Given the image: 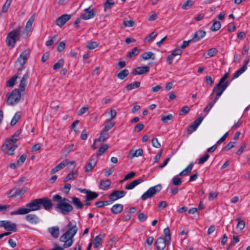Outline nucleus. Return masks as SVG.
Here are the masks:
<instances>
[{"instance_id":"nucleus-1","label":"nucleus","mask_w":250,"mask_h":250,"mask_svg":"<svg viewBox=\"0 0 250 250\" xmlns=\"http://www.w3.org/2000/svg\"><path fill=\"white\" fill-rule=\"evenodd\" d=\"M78 228L75 220L69 221V223L62 229L64 233L62 235L59 241L63 243L64 248L71 246L74 241V236L77 233Z\"/></svg>"},{"instance_id":"nucleus-2","label":"nucleus","mask_w":250,"mask_h":250,"mask_svg":"<svg viewBox=\"0 0 250 250\" xmlns=\"http://www.w3.org/2000/svg\"><path fill=\"white\" fill-rule=\"evenodd\" d=\"M53 200L58 202L55 209L56 211L63 214H68L73 209V207L69 203V200L66 198L62 197L58 194L55 195L53 197Z\"/></svg>"},{"instance_id":"nucleus-3","label":"nucleus","mask_w":250,"mask_h":250,"mask_svg":"<svg viewBox=\"0 0 250 250\" xmlns=\"http://www.w3.org/2000/svg\"><path fill=\"white\" fill-rule=\"evenodd\" d=\"M21 131L17 130L1 146L2 151L8 155L14 154V151L17 148L16 142L20 139Z\"/></svg>"},{"instance_id":"nucleus-4","label":"nucleus","mask_w":250,"mask_h":250,"mask_svg":"<svg viewBox=\"0 0 250 250\" xmlns=\"http://www.w3.org/2000/svg\"><path fill=\"white\" fill-rule=\"evenodd\" d=\"M26 208H21L18 210L11 212V215H24L34 211L40 210L41 206L39 199H34L26 204Z\"/></svg>"},{"instance_id":"nucleus-5","label":"nucleus","mask_w":250,"mask_h":250,"mask_svg":"<svg viewBox=\"0 0 250 250\" xmlns=\"http://www.w3.org/2000/svg\"><path fill=\"white\" fill-rule=\"evenodd\" d=\"M22 27L19 26L8 34L6 43L8 47L13 48L16 42L20 40L21 35H22Z\"/></svg>"},{"instance_id":"nucleus-6","label":"nucleus","mask_w":250,"mask_h":250,"mask_svg":"<svg viewBox=\"0 0 250 250\" xmlns=\"http://www.w3.org/2000/svg\"><path fill=\"white\" fill-rule=\"evenodd\" d=\"M30 50L26 49L20 54L15 62V66L18 71H21L30 56Z\"/></svg>"},{"instance_id":"nucleus-7","label":"nucleus","mask_w":250,"mask_h":250,"mask_svg":"<svg viewBox=\"0 0 250 250\" xmlns=\"http://www.w3.org/2000/svg\"><path fill=\"white\" fill-rule=\"evenodd\" d=\"M7 96V104L10 105H14L20 102L21 99V93L18 89H14Z\"/></svg>"},{"instance_id":"nucleus-8","label":"nucleus","mask_w":250,"mask_h":250,"mask_svg":"<svg viewBox=\"0 0 250 250\" xmlns=\"http://www.w3.org/2000/svg\"><path fill=\"white\" fill-rule=\"evenodd\" d=\"M162 188V187L161 184H158L154 187H150L142 195L141 199L146 200L147 199L151 198L153 196L159 192Z\"/></svg>"},{"instance_id":"nucleus-9","label":"nucleus","mask_w":250,"mask_h":250,"mask_svg":"<svg viewBox=\"0 0 250 250\" xmlns=\"http://www.w3.org/2000/svg\"><path fill=\"white\" fill-rule=\"evenodd\" d=\"M229 85V82L227 81L225 83H220V82L216 84L213 88V92L216 93V97L215 98L218 100L224 91L226 89Z\"/></svg>"},{"instance_id":"nucleus-10","label":"nucleus","mask_w":250,"mask_h":250,"mask_svg":"<svg viewBox=\"0 0 250 250\" xmlns=\"http://www.w3.org/2000/svg\"><path fill=\"white\" fill-rule=\"evenodd\" d=\"M36 18V14H34L27 21L25 29L24 31H22V34L23 35H24V37L26 38L28 36V32L31 30L32 28V25L34 21Z\"/></svg>"},{"instance_id":"nucleus-11","label":"nucleus","mask_w":250,"mask_h":250,"mask_svg":"<svg viewBox=\"0 0 250 250\" xmlns=\"http://www.w3.org/2000/svg\"><path fill=\"white\" fill-rule=\"evenodd\" d=\"M204 118L203 117H200L196 120L194 121L192 125H190L189 128L187 130V133L188 134H190L194 131H195L199 125L201 124L202 122L203 121Z\"/></svg>"},{"instance_id":"nucleus-12","label":"nucleus","mask_w":250,"mask_h":250,"mask_svg":"<svg viewBox=\"0 0 250 250\" xmlns=\"http://www.w3.org/2000/svg\"><path fill=\"white\" fill-rule=\"evenodd\" d=\"M25 220L31 225H37L41 222L40 217L34 213L26 215Z\"/></svg>"},{"instance_id":"nucleus-13","label":"nucleus","mask_w":250,"mask_h":250,"mask_svg":"<svg viewBox=\"0 0 250 250\" xmlns=\"http://www.w3.org/2000/svg\"><path fill=\"white\" fill-rule=\"evenodd\" d=\"M126 192L123 190H115L109 196V198L111 201H114L118 199L124 197Z\"/></svg>"},{"instance_id":"nucleus-14","label":"nucleus","mask_w":250,"mask_h":250,"mask_svg":"<svg viewBox=\"0 0 250 250\" xmlns=\"http://www.w3.org/2000/svg\"><path fill=\"white\" fill-rule=\"evenodd\" d=\"M26 191V188L25 187H23L20 189L14 188L9 192L8 194V197H21L25 193Z\"/></svg>"},{"instance_id":"nucleus-15","label":"nucleus","mask_w":250,"mask_h":250,"mask_svg":"<svg viewBox=\"0 0 250 250\" xmlns=\"http://www.w3.org/2000/svg\"><path fill=\"white\" fill-rule=\"evenodd\" d=\"M155 244L158 250H163L166 248V245L169 244H168V241L164 238L159 237L156 239Z\"/></svg>"},{"instance_id":"nucleus-16","label":"nucleus","mask_w":250,"mask_h":250,"mask_svg":"<svg viewBox=\"0 0 250 250\" xmlns=\"http://www.w3.org/2000/svg\"><path fill=\"white\" fill-rule=\"evenodd\" d=\"M71 17V15L69 14H63L56 20V23L59 27H62L70 19Z\"/></svg>"},{"instance_id":"nucleus-17","label":"nucleus","mask_w":250,"mask_h":250,"mask_svg":"<svg viewBox=\"0 0 250 250\" xmlns=\"http://www.w3.org/2000/svg\"><path fill=\"white\" fill-rule=\"evenodd\" d=\"M89 8L88 7L85 9V13L81 15V18L82 19L87 20L93 18L95 16L96 10L95 9L89 10Z\"/></svg>"},{"instance_id":"nucleus-18","label":"nucleus","mask_w":250,"mask_h":250,"mask_svg":"<svg viewBox=\"0 0 250 250\" xmlns=\"http://www.w3.org/2000/svg\"><path fill=\"white\" fill-rule=\"evenodd\" d=\"M206 34V33L205 31L199 30L196 31L193 35L192 38L191 39V41L193 42H195L202 38H203Z\"/></svg>"},{"instance_id":"nucleus-19","label":"nucleus","mask_w":250,"mask_h":250,"mask_svg":"<svg viewBox=\"0 0 250 250\" xmlns=\"http://www.w3.org/2000/svg\"><path fill=\"white\" fill-rule=\"evenodd\" d=\"M69 164V161L66 159L62 161L59 165H57L55 167H54V168H53L51 169V170L50 171V173L51 174H53L57 172L61 169L64 168L65 166L68 165Z\"/></svg>"},{"instance_id":"nucleus-20","label":"nucleus","mask_w":250,"mask_h":250,"mask_svg":"<svg viewBox=\"0 0 250 250\" xmlns=\"http://www.w3.org/2000/svg\"><path fill=\"white\" fill-rule=\"evenodd\" d=\"M150 70L148 66H139L134 69L132 73L134 75H142L148 72Z\"/></svg>"},{"instance_id":"nucleus-21","label":"nucleus","mask_w":250,"mask_h":250,"mask_svg":"<svg viewBox=\"0 0 250 250\" xmlns=\"http://www.w3.org/2000/svg\"><path fill=\"white\" fill-rule=\"evenodd\" d=\"M40 204L41 207L42 206L46 210H49L52 206V203L50 200L46 198H40Z\"/></svg>"},{"instance_id":"nucleus-22","label":"nucleus","mask_w":250,"mask_h":250,"mask_svg":"<svg viewBox=\"0 0 250 250\" xmlns=\"http://www.w3.org/2000/svg\"><path fill=\"white\" fill-rule=\"evenodd\" d=\"M4 228L8 231L16 232L17 230L16 224L8 220L5 221Z\"/></svg>"},{"instance_id":"nucleus-23","label":"nucleus","mask_w":250,"mask_h":250,"mask_svg":"<svg viewBox=\"0 0 250 250\" xmlns=\"http://www.w3.org/2000/svg\"><path fill=\"white\" fill-rule=\"evenodd\" d=\"M48 232L54 238H57L59 235L60 229L59 227L54 226L49 228L47 229Z\"/></svg>"},{"instance_id":"nucleus-24","label":"nucleus","mask_w":250,"mask_h":250,"mask_svg":"<svg viewBox=\"0 0 250 250\" xmlns=\"http://www.w3.org/2000/svg\"><path fill=\"white\" fill-rule=\"evenodd\" d=\"M249 62V61H246L244 62V64L243 66L235 72L234 74L233 79H235L239 77L242 74H243L247 69V64Z\"/></svg>"},{"instance_id":"nucleus-25","label":"nucleus","mask_w":250,"mask_h":250,"mask_svg":"<svg viewBox=\"0 0 250 250\" xmlns=\"http://www.w3.org/2000/svg\"><path fill=\"white\" fill-rule=\"evenodd\" d=\"M97 163V160L95 158H90L89 162L85 167V172H88L91 171L95 166Z\"/></svg>"},{"instance_id":"nucleus-26","label":"nucleus","mask_w":250,"mask_h":250,"mask_svg":"<svg viewBox=\"0 0 250 250\" xmlns=\"http://www.w3.org/2000/svg\"><path fill=\"white\" fill-rule=\"evenodd\" d=\"M143 154V150L142 148H139L136 150H131L129 151L128 157L132 159L135 157L141 156Z\"/></svg>"},{"instance_id":"nucleus-27","label":"nucleus","mask_w":250,"mask_h":250,"mask_svg":"<svg viewBox=\"0 0 250 250\" xmlns=\"http://www.w3.org/2000/svg\"><path fill=\"white\" fill-rule=\"evenodd\" d=\"M29 78V73L28 72H26V73L23 75L22 78L20 83V88L21 91H24L25 89V86L27 84V80Z\"/></svg>"},{"instance_id":"nucleus-28","label":"nucleus","mask_w":250,"mask_h":250,"mask_svg":"<svg viewBox=\"0 0 250 250\" xmlns=\"http://www.w3.org/2000/svg\"><path fill=\"white\" fill-rule=\"evenodd\" d=\"M143 181L144 180L141 178L135 180L129 184L126 185L125 188L128 190L132 189L134 188L136 186L142 183Z\"/></svg>"},{"instance_id":"nucleus-29","label":"nucleus","mask_w":250,"mask_h":250,"mask_svg":"<svg viewBox=\"0 0 250 250\" xmlns=\"http://www.w3.org/2000/svg\"><path fill=\"white\" fill-rule=\"evenodd\" d=\"M123 209V205L120 204H116L114 205L111 208V212L115 214H117L122 212Z\"/></svg>"},{"instance_id":"nucleus-30","label":"nucleus","mask_w":250,"mask_h":250,"mask_svg":"<svg viewBox=\"0 0 250 250\" xmlns=\"http://www.w3.org/2000/svg\"><path fill=\"white\" fill-rule=\"evenodd\" d=\"M111 182L109 180H103L101 181L99 188L102 190H106L109 188Z\"/></svg>"},{"instance_id":"nucleus-31","label":"nucleus","mask_w":250,"mask_h":250,"mask_svg":"<svg viewBox=\"0 0 250 250\" xmlns=\"http://www.w3.org/2000/svg\"><path fill=\"white\" fill-rule=\"evenodd\" d=\"M193 163H190L179 174V176H187L189 174L193 168Z\"/></svg>"},{"instance_id":"nucleus-32","label":"nucleus","mask_w":250,"mask_h":250,"mask_svg":"<svg viewBox=\"0 0 250 250\" xmlns=\"http://www.w3.org/2000/svg\"><path fill=\"white\" fill-rule=\"evenodd\" d=\"M72 203L77 209H82L83 207V204L81 202L80 199L77 197H72Z\"/></svg>"},{"instance_id":"nucleus-33","label":"nucleus","mask_w":250,"mask_h":250,"mask_svg":"<svg viewBox=\"0 0 250 250\" xmlns=\"http://www.w3.org/2000/svg\"><path fill=\"white\" fill-rule=\"evenodd\" d=\"M19 73H16L14 75L11 79H10L6 82V86L8 87H12L14 86L15 82L19 77Z\"/></svg>"},{"instance_id":"nucleus-34","label":"nucleus","mask_w":250,"mask_h":250,"mask_svg":"<svg viewBox=\"0 0 250 250\" xmlns=\"http://www.w3.org/2000/svg\"><path fill=\"white\" fill-rule=\"evenodd\" d=\"M21 117V112H17L12 119L10 125L12 126L15 125Z\"/></svg>"},{"instance_id":"nucleus-35","label":"nucleus","mask_w":250,"mask_h":250,"mask_svg":"<svg viewBox=\"0 0 250 250\" xmlns=\"http://www.w3.org/2000/svg\"><path fill=\"white\" fill-rule=\"evenodd\" d=\"M129 74V71L127 69L120 71L117 74V77L120 80H124Z\"/></svg>"},{"instance_id":"nucleus-36","label":"nucleus","mask_w":250,"mask_h":250,"mask_svg":"<svg viewBox=\"0 0 250 250\" xmlns=\"http://www.w3.org/2000/svg\"><path fill=\"white\" fill-rule=\"evenodd\" d=\"M78 175V173L77 171H72L64 179V182H67L71 179L76 178Z\"/></svg>"},{"instance_id":"nucleus-37","label":"nucleus","mask_w":250,"mask_h":250,"mask_svg":"<svg viewBox=\"0 0 250 250\" xmlns=\"http://www.w3.org/2000/svg\"><path fill=\"white\" fill-rule=\"evenodd\" d=\"M140 82H134L129 84H127L126 86V88L127 90H131L136 88H138L140 85Z\"/></svg>"},{"instance_id":"nucleus-38","label":"nucleus","mask_w":250,"mask_h":250,"mask_svg":"<svg viewBox=\"0 0 250 250\" xmlns=\"http://www.w3.org/2000/svg\"><path fill=\"white\" fill-rule=\"evenodd\" d=\"M139 53V50L137 47H135L132 49V50L128 52L126 55L127 58H131L132 57H135Z\"/></svg>"},{"instance_id":"nucleus-39","label":"nucleus","mask_w":250,"mask_h":250,"mask_svg":"<svg viewBox=\"0 0 250 250\" xmlns=\"http://www.w3.org/2000/svg\"><path fill=\"white\" fill-rule=\"evenodd\" d=\"M103 239L101 237V235H98L94 239V248H98L102 245Z\"/></svg>"},{"instance_id":"nucleus-40","label":"nucleus","mask_w":250,"mask_h":250,"mask_svg":"<svg viewBox=\"0 0 250 250\" xmlns=\"http://www.w3.org/2000/svg\"><path fill=\"white\" fill-rule=\"evenodd\" d=\"M164 234L165 235L164 239H166L168 241V244H170L171 241V235L170 229L168 227L164 229Z\"/></svg>"},{"instance_id":"nucleus-41","label":"nucleus","mask_w":250,"mask_h":250,"mask_svg":"<svg viewBox=\"0 0 250 250\" xmlns=\"http://www.w3.org/2000/svg\"><path fill=\"white\" fill-rule=\"evenodd\" d=\"M142 58L145 60H148L149 59H154V53L152 52H146L142 54Z\"/></svg>"},{"instance_id":"nucleus-42","label":"nucleus","mask_w":250,"mask_h":250,"mask_svg":"<svg viewBox=\"0 0 250 250\" xmlns=\"http://www.w3.org/2000/svg\"><path fill=\"white\" fill-rule=\"evenodd\" d=\"M98 193L90 190L87 193V194L86 195V198L87 199V200L91 201L96 199L98 197Z\"/></svg>"},{"instance_id":"nucleus-43","label":"nucleus","mask_w":250,"mask_h":250,"mask_svg":"<svg viewBox=\"0 0 250 250\" xmlns=\"http://www.w3.org/2000/svg\"><path fill=\"white\" fill-rule=\"evenodd\" d=\"M108 147V146L107 144H104L103 146H102L101 147L99 148V149L97 151V156H100L102 155L104 153V152L106 150Z\"/></svg>"},{"instance_id":"nucleus-44","label":"nucleus","mask_w":250,"mask_h":250,"mask_svg":"<svg viewBox=\"0 0 250 250\" xmlns=\"http://www.w3.org/2000/svg\"><path fill=\"white\" fill-rule=\"evenodd\" d=\"M194 2L192 0H187L182 5V8L184 10H186L188 7H190L194 4Z\"/></svg>"},{"instance_id":"nucleus-45","label":"nucleus","mask_w":250,"mask_h":250,"mask_svg":"<svg viewBox=\"0 0 250 250\" xmlns=\"http://www.w3.org/2000/svg\"><path fill=\"white\" fill-rule=\"evenodd\" d=\"M217 99L214 98V99L211 102H210L208 104L205 108L204 111L206 112V113H208L211 108L213 107L215 103L217 101Z\"/></svg>"},{"instance_id":"nucleus-46","label":"nucleus","mask_w":250,"mask_h":250,"mask_svg":"<svg viewBox=\"0 0 250 250\" xmlns=\"http://www.w3.org/2000/svg\"><path fill=\"white\" fill-rule=\"evenodd\" d=\"M115 2L112 0H107L104 4V10L106 11L108 9L110 8L114 5Z\"/></svg>"},{"instance_id":"nucleus-47","label":"nucleus","mask_w":250,"mask_h":250,"mask_svg":"<svg viewBox=\"0 0 250 250\" xmlns=\"http://www.w3.org/2000/svg\"><path fill=\"white\" fill-rule=\"evenodd\" d=\"M221 27V23L219 21H215L211 27V30L213 31L218 30Z\"/></svg>"},{"instance_id":"nucleus-48","label":"nucleus","mask_w":250,"mask_h":250,"mask_svg":"<svg viewBox=\"0 0 250 250\" xmlns=\"http://www.w3.org/2000/svg\"><path fill=\"white\" fill-rule=\"evenodd\" d=\"M64 64V61L62 59H60L58 61V62L55 63L53 68L54 70H57L58 69L60 68L61 67H62Z\"/></svg>"},{"instance_id":"nucleus-49","label":"nucleus","mask_w":250,"mask_h":250,"mask_svg":"<svg viewBox=\"0 0 250 250\" xmlns=\"http://www.w3.org/2000/svg\"><path fill=\"white\" fill-rule=\"evenodd\" d=\"M27 158V155L25 154H23L17 160V165L18 166H21L23 163L25 162L26 159Z\"/></svg>"},{"instance_id":"nucleus-50","label":"nucleus","mask_w":250,"mask_h":250,"mask_svg":"<svg viewBox=\"0 0 250 250\" xmlns=\"http://www.w3.org/2000/svg\"><path fill=\"white\" fill-rule=\"evenodd\" d=\"M173 119V116L171 114H169L166 116L162 117L161 120L163 122L167 123L169 120H172Z\"/></svg>"},{"instance_id":"nucleus-51","label":"nucleus","mask_w":250,"mask_h":250,"mask_svg":"<svg viewBox=\"0 0 250 250\" xmlns=\"http://www.w3.org/2000/svg\"><path fill=\"white\" fill-rule=\"evenodd\" d=\"M108 137V134L106 133V132H104V131L100 134V137L98 138V141L99 142H104L106 139Z\"/></svg>"},{"instance_id":"nucleus-52","label":"nucleus","mask_w":250,"mask_h":250,"mask_svg":"<svg viewBox=\"0 0 250 250\" xmlns=\"http://www.w3.org/2000/svg\"><path fill=\"white\" fill-rule=\"evenodd\" d=\"M182 180L178 176L173 177L172 179V184L175 186H179L182 184Z\"/></svg>"},{"instance_id":"nucleus-53","label":"nucleus","mask_w":250,"mask_h":250,"mask_svg":"<svg viewBox=\"0 0 250 250\" xmlns=\"http://www.w3.org/2000/svg\"><path fill=\"white\" fill-rule=\"evenodd\" d=\"M237 220L238 221V223L236 228L238 229L241 230L245 226V222L239 218H238Z\"/></svg>"},{"instance_id":"nucleus-54","label":"nucleus","mask_w":250,"mask_h":250,"mask_svg":"<svg viewBox=\"0 0 250 250\" xmlns=\"http://www.w3.org/2000/svg\"><path fill=\"white\" fill-rule=\"evenodd\" d=\"M57 38H58L57 35H54L51 39L45 42V45L47 46H49L52 45L54 43V42L57 40Z\"/></svg>"},{"instance_id":"nucleus-55","label":"nucleus","mask_w":250,"mask_h":250,"mask_svg":"<svg viewBox=\"0 0 250 250\" xmlns=\"http://www.w3.org/2000/svg\"><path fill=\"white\" fill-rule=\"evenodd\" d=\"M209 155L208 154H206L204 156L201 157L199 159L198 164L202 165L205 163L209 158Z\"/></svg>"},{"instance_id":"nucleus-56","label":"nucleus","mask_w":250,"mask_h":250,"mask_svg":"<svg viewBox=\"0 0 250 250\" xmlns=\"http://www.w3.org/2000/svg\"><path fill=\"white\" fill-rule=\"evenodd\" d=\"M109 114L110 115V118L108 119H106V122L110 121L112 120H113V119H114L115 118V117L116 116L117 112L115 109H111L110 110V112H109Z\"/></svg>"},{"instance_id":"nucleus-57","label":"nucleus","mask_w":250,"mask_h":250,"mask_svg":"<svg viewBox=\"0 0 250 250\" xmlns=\"http://www.w3.org/2000/svg\"><path fill=\"white\" fill-rule=\"evenodd\" d=\"M11 208L10 205H2L0 204V212H5Z\"/></svg>"},{"instance_id":"nucleus-58","label":"nucleus","mask_w":250,"mask_h":250,"mask_svg":"<svg viewBox=\"0 0 250 250\" xmlns=\"http://www.w3.org/2000/svg\"><path fill=\"white\" fill-rule=\"evenodd\" d=\"M152 145L156 148H159L161 146L160 143L159 142L157 138H154L152 139Z\"/></svg>"},{"instance_id":"nucleus-59","label":"nucleus","mask_w":250,"mask_h":250,"mask_svg":"<svg viewBox=\"0 0 250 250\" xmlns=\"http://www.w3.org/2000/svg\"><path fill=\"white\" fill-rule=\"evenodd\" d=\"M114 125H115V123L113 122H111L109 124L105 125L103 129L104 132H107L109 129L112 128Z\"/></svg>"},{"instance_id":"nucleus-60","label":"nucleus","mask_w":250,"mask_h":250,"mask_svg":"<svg viewBox=\"0 0 250 250\" xmlns=\"http://www.w3.org/2000/svg\"><path fill=\"white\" fill-rule=\"evenodd\" d=\"M205 80L208 85L211 86L213 84L214 80L210 76H207L205 77Z\"/></svg>"},{"instance_id":"nucleus-61","label":"nucleus","mask_w":250,"mask_h":250,"mask_svg":"<svg viewBox=\"0 0 250 250\" xmlns=\"http://www.w3.org/2000/svg\"><path fill=\"white\" fill-rule=\"evenodd\" d=\"M98 43L95 42H89L87 44V47L89 49H93L95 48L98 46Z\"/></svg>"},{"instance_id":"nucleus-62","label":"nucleus","mask_w":250,"mask_h":250,"mask_svg":"<svg viewBox=\"0 0 250 250\" xmlns=\"http://www.w3.org/2000/svg\"><path fill=\"white\" fill-rule=\"evenodd\" d=\"M65 43L63 42H61L57 47V50L58 52H62L65 48Z\"/></svg>"},{"instance_id":"nucleus-63","label":"nucleus","mask_w":250,"mask_h":250,"mask_svg":"<svg viewBox=\"0 0 250 250\" xmlns=\"http://www.w3.org/2000/svg\"><path fill=\"white\" fill-rule=\"evenodd\" d=\"M11 2H10V0H7L4 4L3 5L2 9V11L3 12H5L7 11L9 6H10Z\"/></svg>"},{"instance_id":"nucleus-64","label":"nucleus","mask_w":250,"mask_h":250,"mask_svg":"<svg viewBox=\"0 0 250 250\" xmlns=\"http://www.w3.org/2000/svg\"><path fill=\"white\" fill-rule=\"evenodd\" d=\"M144 127V125L142 123L138 124L134 128V131L139 132L141 131Z\"/></svg>"}]
</instances>
